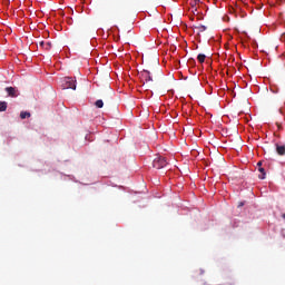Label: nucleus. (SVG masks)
<instances>
[{
    "instance_id": "14",
    "label": "nucleus",
    "mask_w": 285,
    "mask_h": 285,
    "mask_svg": "<svg viewBox=\"0 0 285 285\" xmlns=\"http://www.w3.org/2000/svg\"><path fill=\"white\" fill-rule=\"evenodd\" d=\"M281 41H285V33H283L282 36H281Z\"/></svg>"
},
{
    "instance_id": "9",
    "label": "nucleus",
    "mask_w": 285,
    "mask_h": 285,
    "mask_svg": "<svg viewBox=\"0 0 285 285\" xmlns=\"http://www.w3.org/2000/svg\"><path fill=\"white\" fill-rule=\"evenodd\" d=\"M197 59H198L199 63H204L206 61V55L199 53L197 56Z\"/></svg>"
},
{
    "instance_id": "19",
    "label": "nucleus",
    "mask_w": 285,
    "mask_h": 285,
    "mask_svg": "<svg viewBox=\"0 0 285 285\" xmlns=\"http://www.w3.org/2000/svg\"><path fill=\"white\" fill-rule=\"evenodd\" d=\"M242 206H244V203H239L238 207L240 208Z\"/></svg>"
},
{
    "instance_id": "4",
    "label": "nucleus",
    "mask_w": 285,
    "mask_h": 285,
    "mask_svg": "<svg viewBox=\"0 0 285 285\" xmlns=\"http://www.w3.org/2000/svg\"><path fill=\"white\" fill-rule=\"evenodd\" d=\"M275 148H276L277 155H279V156H284L285 155V145L276 142L275 144Z\"/></svg>"
},
{
    "instance_id": "21",
    "label": "nucleus",
    "mask_w": 285,
    "mask_h": 285,
    "mask_svg": "<svg viewBox=\"0 0 285 285\" xmlns=\"http://www.w3.org/2000/svg\"><path fill=\"white\" fill-rule=\"evenodd\" d=\"M283 217H284V219H285V214H283Z\"/></svg>"
},
{
    "instance_id": "5",
    "label": "nucleus",
    "mask_w": 285,
    "mask_h": 285,
    "mask_svg": "<svg viewBox=\"0 0 285 285\" xmlns=\"http://www.w3.org/2000/svg\"><path fill=\"white\" fill-rule=\"evenodd\" d=\"M39 46H40V48H43L45 50H52V42L40 41Z\"/></svg>"
},
{
    "instance_id": "7",
    "label": "nucleus",
    "mask_w": 285,
    "mask_h": 285,
    "mask_svg": "<svg viewBox=\"0 0 285 285\" xmlns=\"http://www.w3.org/2000/svg\"><path fill=\"white\" fill-rule=\"evenodd\" d=\"M8 110V102L0 101V112H6Z\"/></svg>"
},
{
    "instance_id": "8",
    "label": "nucleus",
    "mask_w": 285,
    "mask_h": 285,
    "mask_svg": "<svg viewBox=\"0 0 285 285\" xmlns=\"http://www.w3.org/2000/svg\"><path fill=\"white\" fill-rule=\"evenodd\" d=\"M258 173H261L259 179H266V170L263 167H258Z\"/></svg>"
},
{
    "instance_id": "2",
    "label": "nucleus",
    "mask_w": 285,
    "mask_h": 285,
    "mask_svg": "<svg viewBox=\"0 0 285 285\" xmlns=\"http://www.w3.org/2000/svg\"><path fill=\"white\" fill-rule=\"evenodd\" d=\"M62 90H77V80L70 77L63 78Z\"/></svg>"
},
{
    "instance_id": "16",
    "label": "nucleus",
    "mask_w": 285,
    "mask_h": 285,
    "mask_svg": "<svg viewBox=\"0 0 285 285\" xmlns=\"http://www.w3.org/2000/svg\"><path fill=\"white\" fill-rule=\"evenodd\" d=\"M258 168H262V161L257 163Z\"/></svg>"
},
{
    "instance_id": "18",
    "label": "nucleus",
    "mask_w": 285,
    "mask_h": 285,
    "mask_svg": "<svg viewBox=\"0 0 285 285\" xmlns=\"http://www.w3.org/2000/svg\"><path fill=\"white\" fill-rule=\"evenodd\" d=\"M271 90H272V92H277V90H275V88H273V87L271 88Z\"/></svg>"
},
{
    "instance_id": "6",
    "label": "nucleus",
    "mask_w": 285,
    "mask_h": 285,
    "mask_svg": "<svg viewBox=\"0 0 285 285\" xmlns=\"http://www.w3.org/2000/svg\"><path fill=\"white\" fill-rule=\"evenodd\" d=\"M6 92H8L9 97H17V89H14L13 87H7Z\"/></svg>"
},
{
    "instance_id": "3",
    "label": "nucleus",
    "mask_w": 285,
    "mask_h": 285,
    "mask_svg": "<svg viewBox=\"0 0 285 285\" xmlns=\"http://www.w3.org/2000/svg\"><path fill=\"white\" fill-rule=\"evenodd\" d=\"M140 79L142 81V86H145L146 90H148L150 88V86H146V83H148L149 81H153V76L150 75V71L142 70L140 72Z\"/></svg>"
},
{
    "instance_id": "1",
    "label": "nucleus",
    "mask_w": 285,
    "mask_h": 285,
    "mask_svg": "<svg viewBox=\"0 0 285 285\" xmlns=\"http://www.w3.org/2000/svg\"><path fill=\"white\" fill-rule=\"evenodd\" d=\"M153 166L156 170H161V168L168 166V160L164 156L157 155L153 161Z\"/></svg>"
},
{
    "instance_id": "12",
    "label": "nucleus",
    "mask_w": 285,
    "mask_h": 285,
    "mask_svg": "<svg viewBox=\"0 0 285 285\" xmlns=\"http://www.w3.org/2000/svg\"><path fill=\"white\" fill-rule=\"evenodd\" d=\"M197 3H199V0H194V2H191V8L195 10V12H197V8H195Z\"/></svg>"
},
{
    "instance_id": "15",
    "label": "nucleus",
    "mask_w": 285,
    "mask_h": 285,
    "mask_svg": "<svg viewBox=\"0 0 285 285\" xmlns=\"http://www.w3.org/2000/svg\"><path fill=\"white\" fill-rule=\"evenodd\" d=\"M276 126H277L278 130L282 129V125L279 122H276Z\"/></svg>"
},
{
    "instance_id": "13",
    "label": "nucleus",
    "mask_w": 285,
    "mask_h": 285,
    "mask_svg": "<svg viewBox=\"0 0 285 285\" xmlns=\"http://www.w3.org/2000/svg\"><path fill=\"white\" fill-rule=\"evenodd\" d=\"M198 30H199V32H206V26L200 24V26L198 27Z\"/></svg>"
},
{
    "instance_id": "10",
    "label": "nucleus",
    "mask_w": 285,
    "mask_h": 285,
    "mask_svg": "<svg viewBox=\"0 0 285 285\" xmlns=\"http://www.w3.org/2000/svg\"><path fill=\"white\" fill-rule=\"evenodd\" d=\"M20 118H21V119H28V118H30V112H28V111H21V112H20Z\"/></svg>"
},
{
    "instance_id": "20",
    "label": "nucleus",
    "mask_w": 285,
    "mask_h": 285,
    "mask_svg": "<svg viewBox=\"0 0 285 285\" xmlns=\"http://www.w3.org/2000/svg\"><path fill=\"white\" fill-rule=\"evenodd\" d=\"M285 0H278L279 3H284Z\"/></svg>"
},
{
    "instance_id": "11",
    "label": "nucleus",
    "mask_w": 285,
    "mask_h": 285,
    "mask_svg": "<svg viewBox=\"0 0 285 285\" xmlns=\"http://www.w3.org/2000/svg\"><path fill=\"white\" fill-rule=\"evenodd\" d=\"M96 108H104V100L99 99L95 102Z\"/></svg>"
},
{
    "instance_id": "17",
    "label": "nucleus",
    "mask_w": 285,
    "mask_h": 285,
    "mask_svg": "<svg viewBox=\"0 0 285 285\" xmlns=\"http://www.w3.org/2000/svg\"><path fill=\"white\" fill-rule=\"evenodd\" d=\"M279 112H281V115H284V109L281 108V109H279Z\"/></svg>"
}]
</instances>
